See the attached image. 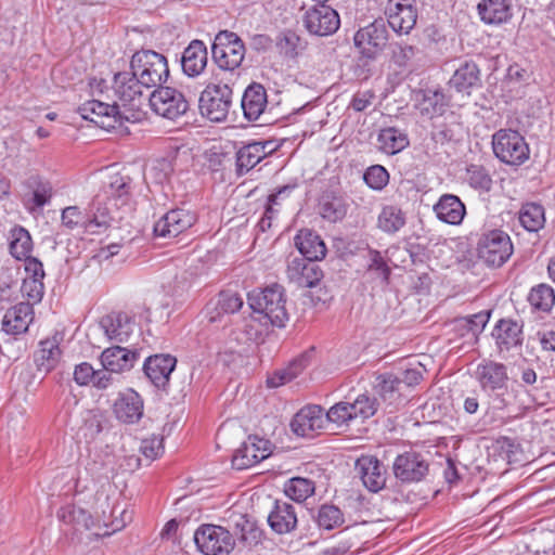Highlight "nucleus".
Wrapping results in <instances>:
<instances>
[{
    "label": "nucleus",
    "mask_w": 555,
    "mask_h": 555,
    "mask_svg": "<svg viewBox=\"0 0 555 555\" xmlns=\"http://www.w3.org/2000/svg\"><path fill=\"white\" fill-rule=\"evenodd\" d=\"M248 302L254 313L259 314L258 318L261 320H266V324L284 327L288 321L284 287L279 284L254 292L249 295Z\"/></svg>",
    "instance_id": "obj_1"
},
{
    "label": "nucleus",
    "mask_w": 555,
    "mask_h": 555,
    "mask_svg": "<svg viewBox=\"0 0 555 555\" xmlns=\"http://www.w3.org/2000/svg\"><path fill=\"white\" fill-rule=\"evenodd\" d=\"M130 69L134 70L145 90L158 89L169 78L166 56L153 50L137 51L131 56Z\"/></svg>",
    "instance_id": "obj_2"
},
{
    "label": "nucleus",
    "mask_w": 555,
    "mask_h": 555,
    "mask_svg": "<svg viewBox=\"0 0 555 555\" xmlns=\"http://www.w3.org/2000/svg\"><path fill=\"white\" fill-rule=\"evenodd\" d=\"M477 254L488 267L500 268L513 254L511 237L502 230H491L479 238Z\"/></svg>",
    "instance_id": "obj_3"
},
{
    "label": "nucleus",
    "mask_w": 555,
    "mask_h": 555,
    "mask_svg": "<svg viewBox=\"0 0 555 555\" xmlns=\"http://www.w3.org/2000/svg\"><path fill=\"white\" fill-rule=\"evenodd\" d=\"M211 54L221 69L234 70L245 57V46L235 33L221 30L215 37Z\"/></svg>",
    "instance_id": "obj_4"
},
{
    "label": "nucleus",
    "mask_w": 555,
    "mask_h": 555,
    "mask_svg": "<svg viewBox=\"0 0 555 555\" xmlns=\"http://www.w3.org/2000/svg\"><path fill=\"white\" fill-rule=\"evenodd\" d=\"M494 155L507 165H521L529 157V147L525 139L515 130L501 129L492 137Z\"/></svg>",
    "instance_id": "obj_5"
},
{
    "label": "nucleus",
    "mask_w": 555,
    "mask_h": 555,
    "mask_svg": "<svg viewBox=\"0 0 555 555\" xmlns=\"http://www.w3.org/2000/svg\"><path fill=\"white\" fill-rule=\"evenodd\" d=\"M194 541L205 555H228L235 545L230 531L216 525L201 526L195 531Z\"/></svg>",
    "instance_id": "obj_6"
},
{
    "label": "nucleus",
    "mask_w": 555,
    "mask_h": 555,
    "mask_svg": "<svg viewBox=\"0 0 555 555\" xmlns=\"http://www.w3.org/2000/svg\"><path fill=\"white\" fill-rule=\"evenodd\" d=\"M232 89L228 85H208L199 98V109L211 121L227 118L231 106Z\"/></svg>",
    "instance_id": "obj_7"
},
{
    "label": "nucleus",
    "mask_w": 555,
    "mask_h": 555,
    "mask_svg": "<svg viewBox=\"0 0 555 555\" xmlns=\"http://www.w3.org/2000/svg\"><path fill=\"white\" fill-rule=\"evenodd\" d=\"M149 102L151 108L159 116L175 120L184 115L189 109V102L184 94L170 87H159L155 89Z\"/></svg>",
    "instance_id": "obj_8"
},
{
    "label": "nucleus",
    "mask_w": 555,
    "mask_h": 555,
    "mask_svg": "<svg viewBox=\"0 0 555 555\" xmlns=\"http://www.w3.org/2000/svg\"><path fill=\"white\" fill-rule=\"evenodd\" d=\"M302 24L310 35L325 37L338 30L340 18L332 7L314 4L305 10Z\"/></svg>",
    "instance_id": "obj_9"
},
{
    "label": "nucleus",
    "mask_w": 555,
    "mask_h": 555,
    "mask_svg": "<svg viewBox=\"0 0 555 555\" xmlns=\"http://www.w3.org/2000/svg\"><path fill=\"white\" fill-rule=\"evenodd\" d=\"M354 46L362 56L373 60L388 42V29L383 20H376L359 29L353 37Z\"/></svg>",
    "instance_id": "obj_10"
},
{
    "label": "nucleus",
    "mask_w": 555,
    "mask_h": 555,
    "mask_svg": "<svg viewBox=\"0 0 555 555\" xmlns=\"http://www.w3.org/2000/svg\"><path fill=\"white\" fill-rule=\"evenodd\" d=\"M78 112L83 119L90 120L103 129H114L117 125L120 126L124 119L130 120L117 104L109 105L98 100L85 102L79 106Z\"/></svg>",
    "instance_id": "obj_11"
},
{
    "label": "nucleus",
    "mask_w": 555,
    "mask_h": 555,
    "mask_svg": "<svg viewBox=\"0 0 555 555\" xmlns=\"http://www.w3.org/2000/svg\"><path fill=\"white\" fill-rule=\"evenodd\" d=\"M385 15L395 33L408 35L414 28L417 21L416 1L388 0L385 7Z\"/></svg>",
    "instance_id": "obj_12"
},
{
    "label": "nucleus",
    "mask_w": 555,
    "mask_h": 555,
    "mask_svg": "<svg viewBox=\"0 0 555 555\" xmlns=\"http://www.w3.org/2000/svg\"><path fill=\"white\" fill-rule=\"evenodd\" d=\"M392 470L402 482H418L428 474L429 464L422 454L408 451L395 459Z\"/></svg>",
    "instance_id": "obj_13"
},
{
    "label": "nucleus",
    "mask_w": 555,
    "mask_h": 555,
    "mask_svg": "<svg viewBox=\"0 0 555 555\" xmlns=\"http://www.w3.org/2000/svg\"><path fill=\"white\" fill-rule=\"evenodd\" d=\"M325 424L323 408L312 404L304 406L295 414L291 422V428L297 436L313 438L324 429Z\"/></svg>",
    "instance_id": "obj_14"
},
{
    "label": "nucleus",
    "mask_w": 555,
    "mask_h": 555,
    "mask_svg": "<svg viewBox=\"0 0 555 555\" xmlns=\"http://www.w3.org/2000/svg\"><path fill=\"white\" fill-rule=\"evenodd\" d=\"M196 222V215L184 208L165 214L155 224L154 233L159 237H176Z\"/></svg>",
    "instance_id": "obj_15"
},
{
    "label": "nucleus",
    "mask_w": 555,
    "mask_h": 555,
    "mask_svg": "<svg viewBox=\"0 0 555 555\" xmlns=\"http://www.w3.org/2000/svg\"><path fill=\"white\" fill-rule=\"evenodd\" d=\"M287 278L299 287H315L323 279V271L314 260L295 257L289 259L286 269Z\"/></svg>",
    "instance_id": "obj_16"
},
{
    "label": "nucleus",
    "mask_w": 555,
    "mask_h": 555,
    "mask_svg": "<svg viewBox=\"0 0 555 555\" xmlns=\"http://www.w3.org/2000/svg\"><path fill=\"white\" fill-rule=\"evenodd\" d=\"M271 454L270 442L257 436L249 437L233 454L232 465L236 469H245L258 464Z\"/></svg>",
    "instance_id": "obj_17"
},
{
    "label": "nucleus",
    "mask_w": 555,
    "mask_h": 555,
    "mask_svg": "<svg viewBox=\"0 0 555 555\" xmlns=\"http://www.w3.org/2000/svg\"><path fill=\"white\" fill-rule=\"evenodd\" d=\"M100 326L109 340L127 343L134 333L137 324L128 313L113 311L100 320Z\"/></svg>",
    "instance_id": "obj_18"
},
{
    "label": "nucleus",
    "mask_w": 555,
    "mask_h": 555,
    "mask_svg": "<svg viewBox=\"0 0 555 555\" xmlns=\"http://www.w3.org/2000/svg\"><path fill=\"white\" fill-rule=\"evenodd\" d=\"M364 487L371 492H378L386 485V468L374 456H362L356 463Z\"/></svg>",
    "instance_id": "obj_19"
},
{
    "label": "nucleus",
    "mask_w": 555,
    "mask_h": 555,
    "mask_svg": "<svg viewBox=\"0 0 555 555\" xmlns=\"http://www.w3.org/2000/svg\"><path fill=\"white\" fill-rule=\"evenodd\" d=\"M113 90L115 95L126 105L140 101L144 93V87L135 77L134 70L121 72L114 75Z\"/></svg>",
    "instance_id": "obj_20"
},
{
    "label": "nucleus",
    "mask_w": 555,
    "mask_h": 555,
    "mask_svg": "<svg viewBox=\"0 0 555 555\" xmlns=\"http://www.w3.org/2000/svg\"><path fill=\"white\" fill-rule=\"evenodd\" d=\"M139 358L140 354L137 352V350L114 346L106 348L102 352L101 363L106 371L120 373L132 369Z\"/></svg>",
    "instance_id": "obj_21"
},
{
    "label": "nucleus",
    "mask_w": 555,
    "mask_h": 555,
    "mask_svg": "<svg viewBox=\"0 0 555 555\" xmlns=\"http://www.w3.org/2000/svg\"><path fill=\"white\" fill-rule=\"evenodd\" d=\"M114 413L124 423H137L143 415V400L138 392L127 389L115 401Z\"/></svg>",
    "instance_id": "obj_22"
},
{
    "label": "nucleus",
    "mask_w": 555,
    "mask_h": 555,
    "mask_svg": "<svg viewBox=\"0 0 555 555\" xmlns=\"http://www.w3.org/2000/svg\"><path fill=\"white\" fill-rule=\"evenodd\" d=\"M275 150L272 141H255L241 147L236 153L240 172H247Z\"/></svg>",
    "instance_id": "obj_23"
},
{
    "label": "nucleus",
    "mask_w": 555,
    "mask_h": 555,
    "mask_svg": "<svg viewBox=\"0 0 555 555\" xmlns=\"http://www.w3.org/2000/svg\"><path fill=\"white\" fill-rule=\"evenodd\" d=\"M131 179L120 173H113L103 183L102 191L98 195L106 196L107 202H113L115 208L128 204L131 196Z\"/></svg>",
    "instance_id": "obj_24"
},
{
    "label": "nucleus",
    "mask_w": 555,
    "mask_h": 555,
    "mask_svg": "<svg viewBox=\"0 0 555 555\" xmlns=\"http://www.w3.org/2000/svg\"><path fill=\"white\" fill-rule=\"evenodd\" d=\"M176 363V358L169 354H156L145 360L144 372L156 387H165Z\"/></svg>",
    "instance_id": "obj_25"
},
{
    "label": "nucleus",
    "mask_w": 555,
    "mask_h": 555,
    "mask_svg": "<svg viewBox=\"0 0 555 555\" xmlns=\"http://www.w3.org/2000/svg\"><path fill=\"white\" fill-rule=\"evenodd\" d=\"M33 306L20 302L7 310L2 320V330L12 335L25 333L33 321Z\"/></svg>",
    "instance_id": "obj_26"
},
{
    "label": "nucleus",
    "mask_w": 555,
    "mask_h": 555,
    "mask_svg": "<svg viewBox=\"0 0 555 555\" xmlns=\"http://www.w3.org/2000/svg\"><path fill=\"white\" fill-rule=\"evenodd\" d=\"M268 522L279 534L292 532L298 522L295 506L288 502L276 501L268 516Z\"/></svg>",
    "instance_id": "obj_27"
},
{
    "label": "nucleus",
    "mask_w": 555,
    "mask_h": 555,
    "mask_svg": "<svg viewBox=\"0 0 555 555\" xmlns=\"http://www.w3.org/2000/svg\"><path fill=\"white\" fill-rule=\"evenodd\" d=\"M207 61L208 52L204 42L193 40L183 51L181 60L182 69L190 77L198 76L205 69Z\"/></svg>",
    "instance_id": "obj_28"
},
{
    "label": "nucleus",
    "mask_w": 555,
    "mask_h": 555,
    "mask_svg": "<svg viewBox=\"0 0 555 555\" xmlns=\"http://www.w3.org/2000/svg\"><path fill=\"white\" fill-rule=\"evenodd\" d=\"M27 278L24 279L22 289L34 300H39L43 294L44 270L42 262L31 256L23 258Z\"/></svg>",
    "instance_id": "obj_29"
},
{
    "label": "nucleus",
    "mask_w": 555,
    "mask_h": 555,
    "mask_svg": "<svg viewBox=\"0 0 555 555\" xmlns=\"http://www.w3.org/2000/svg\"><path fill=\"white\" fill-rule=\"evenodd\" d=\"M267 104V91L262 85L254 82L246 88L242 98V108L245 118L257 120L264 112Z\"/></svg>",
    "instance_id": "obj_30"
},
{
    "label": "nucleus",
    "mask_w": 555,
    "mask_h": 555,
    "mask_svg": "<svg viewBox=\"0 0 555 555\" xmlns=\"http://www.w3.org/2000/svg\"><path fill=\"white\" fill-rule=\"evenodd\" d=\"M434 211L439 220L452 225L461 224L466 214L465 205L453 194L442 195L434 206Z\"/></svg>",
    "instance_id": "obj_31"
},
{
    "label": "nucleus",
    "mask_w": 555,
    "mask_h": 555,
    "mask_svg": "<svg viewBox=\"0 0 555 555\" xmlns=\"http://www.w3.org/2000/svg\"><path fill=\"white\" fill-rule=\"evenodd\" d=\"M295 245L304 259L318 261L326 255L324 242L311 230H300L295 237Z\"/></svg>",
    "instance_id": "obj_32"
},
{
    "label": "nucleus",
    "mask_w": 555,
    "mask_h": 555,
    "mask_svg": "<svg viewBox=\"0 0 555 555\" xmlns=\"http://www.w3.org/2000/svg\"><path fill=\"white\" fill-rule=\"evenodd\" d=\"M60 341L57 335H54L39 343L34 356L38 370L48 373L56 366L62 354Z\"/></svg>",
    "instance_id": "obj_33"
},
{
    "label": "nucleus",
    "mask_w": 555,
    "mask_h": 555,
    "mask_svg": "<svg viewBox=\"0 0 555 555\" xmlns=\"http://www.w3.org/2000/svg\"><path fill=\"white\" fill-rule=\"evenodd\" d=\"M118 209L114 207L113 202L106 201V196L96 194L87 212L89 215L88 224H91V229L107 228L116 219Z\"/></svg>",
    "instance_id": "obj_34"
},
{
    "label": "nucleus",
    "mask_w": 555,
    "mask_h": 555,
    "mask_svg": "<svg viewBox=\"0 0 555 555\" xmlns=\"http://www.w3.org/2000/svg\"><path fill=\"white\" fill-rule=\"evenodd\" d=\"M478 380L483 389H501L507 383L506 366L498 362H487L477 369Z\"/></svg>",
    "instance_id": "obj_35"
},
{
    "label": "nucleus",
    "mask_w": 555,
    "mask_h": 555,
    "mask_svg": "<svg viewBox=\"0 0 555 555\" xmlns=\"http://www.w3.org/2000/svg\"><path fill=\"white\" fill-rule=\"evenodd\" d=\"M493 336L501 351H508L522 343L521 326L512 320H501L493 331Z\"/></svg>",
    "instance_id": "obj_36"
},
{
    "label": "nucleus",
    "mask_w": 555,
    "mask_h": 555,
    "mask_svg": "<svg viewBox=\"0 0 555 555\" xmlns=\"http://www.w3.org/2000/svg\"><path fill=\"white\" fill-rule=\"evenodd\" d=\"M311 357L312 350L301 353L299 357L294 359L286 367L274 372L273 375L267 379L268 386L271 388H276L286 383L292 382L309 365Z\"/></svg>",
    "instance_id": "obj_37"
},
{
    "label": "nucleus",
    "mask_w": 555,
    "mask_h": 555,
    "mask_svg": "<svg viewBox=\"0 0 555 555\" xmlns=\"http://www.w3.org/2000/svg\"><path fill=\"white\" fill-rule=\"evenodd\" d=\"M480 81V70L476 63L472 61L464 62L451 77L449 85L457 92H467L477 86Z\"/></svg>",
    "instance_id": "obj_38"
},
{
    "label": "nucleus",
    "mask_w": 555,
    "mask_h": 555,
    "mask_svg": "<svg viewBox=\"0 0 555 555\" xmlns=\"http://www.w3.org/2000/svg\"><path fill=\"white\" fill-rule=\"evenodd\" d=\"M478 12L487 24H502L512 16L511 7L506 0H482L478 4Z\"/></svg>",
    "instance_id": "obj_39"
},
{
    "label": "nucleus",
    "mask_w": 555,
    "mask_h": 555,
    "mask_svg": "<svg viewBox=\"0 0 555 555\" xmlns=\"http://www.w3.org/2000/svg\"><path fill=\"white\" fill-rule=\"evenodd\" d=\"M377 142L379 150L388 155H395L409 145L406 133L395 127L382 129Z\"/></svg>",
    "instance_id": "obj_40"
},
{
    "label": "nucleus",
    "mask_w": 555,
    "mask_h": 555,
    "mask_svg": "<svg viewBox=\"0 0 555 555\" xmlns=\"http://www.w3.org/2000/svg\"><path fill=\"white\" fill-rule=\"evenodd\" d=\"M405 225V215L402 209L395 205L383 207L377 218V227L383 232L395 234Z\"/></svg>",
    "instance_id": "obj_41"
},
{
    "label": "nucleus",
    "mask_w": 555,
    "mask_h": 555,
    "mask_svg": "<svg viewBox=\"0 0 555 555\" xmlns=\"http://www.w3.org/2000/svg\"><path fill=\"white\" fill-rule=\"evenodd\" d=\"M519 222L529 232H538L544 227L545 214L540 204L527 203L519 211Z\"/></svg>",
    "instance_id": "obj_42"
},
{
    "label": "nucleus",
    "mask_w": 555,
    "mask_h": 555,
    "mask_svg": "<svg viewBox=\"0 0 555 555\" xmlns=\"http://www.w3.org/2000/svg\"><path fill=\"white\" fill-rule=\"evenodd\" d=\"M444 94L439 91H427L417 104L420 113L428 118L441 116L447 107Z\"/></svg>",
    "instance_id": "obj_43"
},
{
    "label": "nucleus",
    "mask_w": 555,
    "mask_h": 555,
    "mask_svg": "<svg viewBox=\"0 0 555 555\" xmlns=\"http://www.w3.org/2000/svg\"><path fill=\"white\" fill-rule=\"evenodd\" d=\"M33 250V240L29 232L22 228L15 227L11 230L10 253L17 260H22L30 256Z\"/></svg>",
    "instance_id": "obj_44"
},
{
    "label": "nucleus",
    "mask_w": 555,
    "mask_h": 555,
    "mask_svg": "<svg viewBox=\"0 0 555 555\" xmlns=\"http://www.w3.org/2000/svg\"><path fill=\"white\" fill-rule=\"evenodd\" d=\"M319 212L323 219L337 222L346 216L347 206L341 197L324 195L319 203Z\"/></svg>",
    "instance_id": "obj_45"
},
{
    "label": "nucleus",
    "mask_w": 555,
    "mask_h": 555,
    "mask_svg": "<svg viewBox=\"0 0 555 555\" xmlns=\"http://www.w3.org/2000/svg\"><path fill=\"white\" fill-rule=\"evenodd\" d=\"M528 301L535 310L550 311L555 304L553 287L544 283L532 287L528 295Z\"/></svg>",
    "instance_id": "obj_46"
},
{
    "label": "nucleus",
    "mask_w": 555,
    "mask_h": 555,
    "mask_svg": "<svg viewBox=\"0 0 555 555\" xmlns=\"http://www.w3.org/2000/svg\"><path fill=\"white\" fill-rule=\"evenodd\" d=\"M318 526L325 530H333L345 522L344 513L333 504H323L315 515Z\"/></svg>",
    "instance_id": "obj_47"
},
{
    "label": "nucleus",
    "mask_w": 555,
    "mask_h": 555,
    "mask_svg": "<svg viewBox=\"0 0 555 555\" xmlns=\"http://www.w3.org/2000/svg\"><path fill=\"white\" fill-rule=\"evenodd\" d=\"M293 189L294 186L284 185L280 188L275 193L269 195L263 217L260 220V227L262 228V230L271 227L272 219L280 211L279 208L281 206V201L286 198L293 191Z\"/></svg>",
    "instance_id": "obj_48"
},
{
    "label": "nucleus",
    "mask_w": 555,
    "mask_h": 555,
    "mask_svg": "<svg viewBox=\"0 0 555 555\" xmlns=\"http://www.w3.org/2000/svg\"><path fill=\"white\" fill-rule=\"evenodd\" d=\"M243 305V297L238 293L225 289L218 294L215 310L217 311V317L233 314L240 311Z\"/></svg>",
    "instance_id": "obj_49"
},
{
    "label": "nucleus",
    "mask_w": 555,
    "mask_h": 555,
    "mask_svg": "<svg viewBox=\"0 0 555 555\" xmlns=\"http://www.w3.org/2000/svg\"><path fill=\"white\" fill-rule=\"evenodd\" d=\"M285 493L296 502H304L314 493V482L308 478L294 477L287 482Z\"/></svg>",
    "instance_id": "obj_50"
},
{
    "label": "nucleus",
    "mask_w": 555,
    "mask_h": 555,
    "mask_svg": "<svg viewBox=\"0 0 555 555\" xmlns=\"http://www.w3.org/2000/svg\"><path fill=\"white\" fill-rule=\"evenodd\" d=\"M466 181L479 192H489L493 181L489 171L480 165H470L466 169Z\"/></svg>",
    "instance_id": "obj_51"
},
{
    "label": "nucleus",
    "mask_w": 555,
    "mask_h": 555,
    "mask_svg": "<svg viewBox=\"0 0 555 555\" xmlns=\"http://www.w3.org/2000/svg\"><path fill=\"white\" fill-rule=\"evenodd\" d=\"M353 418H370L378 410V401L366 393L359 395L353 402H350Z\"/></svg>",
    "instance_id": "obj_52"
},
{
    "label": "nucleus",
    "mask_w": 555,
    "mask_h": 555,
    "mask_svg": "<svg viewBox=\"0 0 555 555\" xmlns=\"http://www.w3.org/2000/svg\"><path fill=\"white\" fill-rule=\"evenodd\" d=\"M326 418V423H333L337 426L348 425V423L353 418L352 408L350 402H338L330 408V410L324 413Z\"/></svg>",
    "instance_id": "obj_53"
},
{
    "label": "nucleus",
    "mask_w": 555,
    "mask_h": 555,
    "mask_svg": "<svg viewBox=\"0 0 555 555\" xmlns=\"http://www.w3.org/2000/svg\"><path fill=\"white\" fill-rule=\"evenodd\" d=\"M417 52L418 50L414 46L395 43L391 46V61L396 66L405 68L411 65Z\"/></svg>",
    "instance_id": "obj_54"
},
{
    "label": "nucleus",
    "mask_w": 555,
    "mask_h": 555,
    "mask_svg": "<svg viewBox=\"0 0 555 555\" xmlns=\"http://www.w3.org/2000/svg\"><path fill=\"white\" fill-rule=\"evenodd\" d=\"M489 321L488 312H479L470 317H464L454 321V326L459 330L470 332L473 336L480 333Z\"/></svg>",
    "instance_id": "obj_55"
},
{
    "label": "nucleus",
    "mask_w": 555,
    "mask_h": 555,
    "mask_svg": "<svg viewBox=\"0 0 555 555\" xmlns=\"http://www.w3.org/2000/svg\"><path fill=\"white\" fill-rule=\"evenodd\" d=\"M62 223L68 229L77 227H83L85 229H91L89 223V215L83 214L77 206H68L62 211Z\"/></svg>",
    "instance_id": "obj_56"
},
{
    "label": "nucleus",
    "mask_w": 555,
    "mask_h": 555,
    "mask_svg": "<svg viewBox=\"0 0 555 555\" xmlns=\"http://www.w3.org/2000/svg\"><path fill=\"white\" fill-rule=\"evenodd\" d=\"M363 179L373 190H382L389 181L387 170L380 165H374L366 169Z\"/></svg>",
    "instance_id": "obj_57"
},
{
    "label": "nucleus",
    "mask_w": 555,
    "mask_h": 555,
    "mask_svg": "<svg viewBox=\"0 0 555 555\" xmlns=\"http://www.w3.org/2000/svg\"><path fill=\"white\" fill-rule=\"evenodd\" d=\"M370 262L367 271L374 272L376 276L380 278L383 282L388 283L390 276V268L383 258L380 251L376 249L369 250Z\"/></svg>",
    "instance_id": "obj_58"
},
{
    "label": "nucleus",
    "mask_w": 555,
    "mask_h": 555,
    "mask_svg": "<svg viewBox=\"0 0 555 555\" xmlns=\"http://www.w3.org/2000/svg\"><path fill=\"white\" fill-rule=\"evenodd\" d=\"M300 43V37L293 30L282 31L276 39V46L286 56L297 55V48Z\"/></svg>",
    "instance_id": "obj_59"
},
{
    "label": "nucleus",
    "mask_w": 555,
    "mask_h": 555,
    "mask_svg": "<svg viewBox=\"0 0 555 555\" xmlns=\"http://www.w3.org/2000/svg\"><path fill=\"white\" fill-rule=\"evenodd\" d=\"M140 451L146 459L151 461L155 460L164 452L163 437L154 435L150 438L143 439L140 446Z\"/></svg>",
    "instance_id": "obj_60"
},
{
    "label": "nucleus",
    "mask_w": 555,
    "mask_h": 555,
    "mask_svg": "<svg viewBox=\"0 0 555 555\" xmlns=\"http://www.w3.org/2000/svg\"><path fill=\"white\" fill-rule=\"evenodd\" d=\"M399 378L392 374H383L377 377V384L375 386L377 392L386 398L388 395L393 393L398 390Z\"/></svg>",
    "instance_id": "obj_61"
},
{
    "label": "nucleus",
    "mask_w": 555,
    "mask_h": 555,
    "mask_svg": "<svg viewBox=\"0 0 555 555\" xmlns=\"http://www.w3.org/2000/svg\"><path fill=\"white\" fill-rule=\"evenodd\" d=\"M95 370L91 366V364L83 362L76 366L74 371V379L79 385H88L93 384Z\"/></svg>",
    "instance_id": "obj_62"
},
{
    "label": "nucleus",
    "mask_w": 555,
    "mask_h": 555,
    "mask_svg": "<svg viewBox=\"0 0 555 555\" xmlns=\"http://www.w3.org/2000/svg\"><path fill=\"white\" fill-rule=\"evenodd\" d=\"M374 94L370 91L358 92L353 95L350 107L356 112H363L372 104Z\"/></svg>",
    "instance_id": "obj_63"
},
{
    "label": "nucleus",
    "mask_w": 555,
    "mask_h": 555,
    "mask_svg": "<svg viewBox=\"0 0 555 555\" xmlns=\"http://www.w3.org/2000/svg\"><path fill=\"white\" fill-rule=\"evenodd\" d=\"M80 430L83 431L82 435L86 439H93L94 436L102 430V426L94 415H89V417L85 420V426Z\"/></svg>",
    "instance_id": "obj_64"
}]
</instances>
